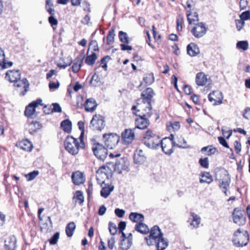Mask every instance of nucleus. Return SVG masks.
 I'll return each instance as SVG.
<instances>
[{"label": "nucleus", "mask_w": 250, "mask_h": 250, "mask_svg": "<svg viewBox=\"0 0 250 250\" xmlns=\"http://www.w3.org/2000/svg\"><path fill=\"white\" fill-rule=\"evenodd\" d=\"M154 95L153 90L151 88H147L141 94V99L143 104L138 106L139 109L137 111L140 112L141 109H146L148 111L146 112V116H150L152 114V107L151 105V99Z\"/></svg>", "instance_id": "f257e3e1"}, {"label": "nucleus", "mask_w": 250, "mask_h": 250, "mask_svg": "<svg viewBox=\"0 0 250 250\" xmlns=\"http://www.w3.org/2000/svg\"><path fill=\"white\" fill-rule=\"evenodd\" d=\"M80 141L79 143L77 139L72 136H68L64 141L65 149L73 155L77 154L79 148H83L85 146L83 139H80Z\"/></svg>", "instance_id": "f03ea898"}, {"label": "nucleus", "mask_w": 250, "mask_h": 250, "mask_svg": "<svg viewBox=\"0 0 250 250\" xmlns=\"http://www.w3.org/2000/svg\"><path fill=\"white\" fill-rule=\"evenodd\" d=\"M142 143L148 148L156 149L160 147L161 139L151 130H148L144 135Z\"/></svg>", "instance_id": "7ed1b4c3"}, {"label": "nucleus", "mask_w": 250, "mask_h": 250, "mask_svg": "<svg viewBox=\"0 0 250 250\" xmlns=\"http://www.w3.org/2000/svg\"><path fill=\"white\" fill-rule=\"evenodd\" d=\"M111 177V170L107 166L101 167L96 173V179L98 183L100 185L109 182V180Z\"/></svg>", "instance_id": "20e7f679"}, {"label": "nucleus", "mask_w": 250, "mask_h": 250, "mask_svg": "<svg viewBox=\"0 0 250 250\" xmlns=\"http://www.w3.org/2000/svg\"><path fill=\"white\" fill-rule=\"evenodd\" d=\"M105 126L104 118L101 115L96 114L93 116L90 125V127L93 130L102 131Z\"/></svg>", "instance_id": "39448f33"}, {"label": "nucleus", "mask_w": 250, "mask_h": 250, "mask_svg": "<svg viewBox=\"0 0 250 250\" xmlns=\"http://www.w3.org/2000/svg\"><path fill=\"white\" fill-rule=\"evenodd\" d=\"M103 139L106 147L112 149L118 144L120 141V137L116 134H104L103 135Z\"/></svg>", "instance_id": "423d86ee"}, {"label": "nucleus", "mask_w": 250, "mask_h": 250, "mask_svg": "<svg viewBox=\"0 0 250 250\" xmlns=\"http://www.w3.org/2000/svg\"><path fill=\"white\" fill-rule=\"evenodd\" d=\"M141 114H139V117L135 120L136 127L138 128L144 129L146 128L149 125V121L146 118L150 116H146V112L148 111L146 109H141Z\"/></svg>", "instance_id": "0eeeda50"}, {"label": "nucleus", "mask_w": 250, "mask_h": 250, "mask_svg": "<svg viewBox=\"0 0 250 250\" xmlns=\"http://www.w3.org/2000/svg\"><path fill=\"white\" fill-rule=\"evenodd\" d=\"M92 150L95 156L99 160L104 161L107 155V150L100 143H96L94 145Z\"/></svg>", "instance_id": "6e6552de"}, {"label": "nucleus", "mask_w": 250, "mask_h": 250, "mask_svg": "<svg viewBox=\"0 0 250 250\" xmlns=\"http://www.w3.org/2000/svg\"><path fill=\"white\" fill-rule=\"evenodd\" d=\"M175 146V143L172 139L165 138L161 140L160 147L167 155H170L173 151V147Z\"/></svg>", "instance_id": "1a4fd4ad"}, {"label": "nucleus", "mask_w": 250, "mask_h": 250, "mask_svg": "<svg viewBox=\"0 0 250 250\" xmlns=\"http://www.w3.org/2000/svg\"><path fill=\"white\" fill-rule=\"evenodd\" d=\"M39 105H42V100L37 99L36 101H33L30 103L25 108L24 115L28 118H33L37 115L36 112V107Z\"/></svg>", "instance_id": "9d476101"}, {"label": "nucleus", "mask_w": 250, "mask_h": 250, "mask_svg": "<svg viewBox=\"0 0 250 250\" xmlns=\"http://www.w3.org/2000/svg\"><path fill=\"white\" fill-rule=\"evenodd\" d=\"M232 217L234 223L239 226H243L246 224V217L244 210L237 208H234L232 213Z\"/></svg>", "instance_id": "9b49d317"}, {"label": "nucleus", "mask_w": 250, "mask_h": 250, "mask_svg": "<svg viewBox=\"0 0 250 250\" xmlns=\"http://www.w3.org/2000/svg\"><path fill=\"white\" fill-rule=\"evenodd\" d=\"M207 31L206 24L203 22H200L195 24L191 32L194 37L198 39L203 37L206 34Z\"/></svg>", "instance_id": "f8f14e48"}, {"label": "nucleus", "mask_w": 250, "mask_h": 250, "mask_svg": "<svg viewBox=\"0 0 250 250\" xmlns=\"http://www.w3.org/2000/svg\"><path fill=\"white\" fill-rule=\"evenodd\" d=\"M128 162L126 159L120 158L117 159L114 165V170L118 174H121L123 170L128 168Z\"/></svg>", "instance_id": "ddd939ff"}, {"label": "nucleus", "mask_w": 250, "mask_h": 250, "mask_svg": "<svg viewBox=\"0 0 250 250\" xmlns=\"http://www.w3.org/2000/svg\"><path fill=\"white\" fill-rule=\"evenodd\" d=\"M123 144L128 145L131 144L135 138V133L133 130L125 129L122 133Z\"/></svg>", "instance_id": "4468645a"}, {"label": "nucleus", "mask_w": 250, "mask_h": 250, "mask_svg": "<svg viewBox=\"0 0 250 250\" xmlns=\"http://www.w3.org/2000/svg\"><path fill=\"white\" fill-rule=\"evenodd\" d=\"M132 235H121L120 246L122 250H128L132 244Z\"/></svg>", "instance_id": "2eb2a0df"}, {"label": "nucleus", "mask_w": 250, "mask_h": 250, "mask_svg": "<svg viewBox=\"0 0 250 250\" xmlns=\"http://www.w3.org/2000/svg\"><path fill=\"white\" fill-rule=\"evenodd\" d=\"M249 235H234L232 242L236 247H243L247 245L249 240Z\"/></svg>", "instance_id": "dca6fc26"}, {"label": "nucleus", "mask_w": 250, "mask_h": 250, "mask_svg": "<svg viewBox=\"0 0 250 250\" xmlns=\"http://www.w3.org/2000/svg\"><path fill=\"white\" fill-rule=\"evenodd\" d=\"M133 159L135 164L141 165L145 162L146 157L142 149H137L134 152Z\"/></svg>", "instance_id": "f3484780"}, {"label": "nucleus", "mask_w": 250, "mask_h": 250, "mask_svg": "<svg viewBox=\"0 0 250 250\" xmlns=\"http://www.w3.org/2000/svg\"><path fill=\"white\" fill-rule=\"evenodd\" d=\"M102 189L100 194L102 197L106 198L114 189V186L111 185L109 182L100 185Z\"/></svg>", "instance_id": "a211bd4d"}, {"label": "nucleus", "mask_w": 250, "mask_h": 250, "mask_svg": "<svg viewBox=\"0 0 250 250\" xmlns=\"http://www.w3.org/2000/svg\"><path fill=\"white\" fill-rule=\"evenodd\" d=\"M21 77V73L19 70L8 71L6 73L5 79L11 83H15Z\"/></svg>", "instance_id": "6ab92c4d"}, {"label": "nucleus", "mask_w": 250, "mask_h": 250, "mask_svg": "<svg viewBox=\"0 0 250 250\" xmlns=\"http://www.w3.org/2000/svg\"><path fill=\"white\" fill-rule=\"evenodd\" d=\"M188 222L193 228H197L199 227L201 222L200 217L193 212H190V215Z\"/></svg>", "instance_id": "aec40b11"}, {"label": "nucleus", "mask_w": 250, "mask_h": 250, "mask_svg": "<svg viewBox=\"0 0 250 250\" xmlns=\"http://www.w3.org/2000/svg\"><path fill=\"white\" fill-rule=\"evenodd\" d=\"M29 83L26 79H23L20 80V79L16 81L14 83V86L17 88H21V89H24V91L21 92V94L24 96L26 92L28 90Z\"/></svg>", "instance_id": "412c9836"}, {"label": "nucleus", "mask_w": 250, "mask_h": 250, "mask_svg": "<svg viewBox=\"0 0 250 250\" xmlns=\"http://www.w3.org/2000/svg\"><path fill=\"white\" fill-rule=\"evenodd\" d=\"M71 178L73 183L75 185L83 184L85 181V178L83 173L79 171L73 172Z\"/></svg>", "instance_id": "4be33fe9"}, {"label": "nucleus", "mask_w": 250, "mask_h": 250, "mask_svg": "<svg viewBox=\"0 0 250 250\" xmlns=\"http://www.w3.org/2000/svg\"><path fill=\"white\" fill-rule=\"evenodd\" d=\"M6 250H15L16 246V239L15 235H8L5 240Z\"/></svg>", "instance_id": "5701e85b"}, {"label": "nucleus", "mask_w": 250, "mask_h": 250, "mask_svg": "<svg viewBox=\"0 0 250 250\" xmlns=\"http://www.w3.org/2000/svg\"><path fill=\"white\" fill-rule=\"evenodd\" d=\"M168 241L163 237V235H157L156 245L157 250H164L168 246Z\"/></svg>", "instance_id": "b1692460"}, {"label": "nucleus", "mask_w": 250, "mask_h": 250, "mask_svg": "<svg viewBox=\"0 0 250 250\" xmlns=\"http://www.w3.org/2000/svg\"><path fill=\"white\" fill-rule=\"evenodd\" d=\"M230 182V178L229 175L226 174L225 176L221 180V182L220 183L219 187L222 191L227 195V190L229 187Z\"/></svg>", "instance_id": "393cba45"}, {"label": "nucleus", "mask_w": 250, "mask_h": 250, "mask_svg": "<svg viewBox=\"0 0 250 250\" xmlns=\"http://www.w3.org/2000/svg\"><path fill=\"white\" fill-rule=\"evenodd\" d=\"M221 95V93L220 92L218 91H213L212 93H210L208 96V100L210 102H214L213 103V104L214 105H218L222 104V99L223 98L221 97V98H218V100L216 99L217 96Z\"/></svg>", "instance_id": "a878e982"}, {"label": "nucleus", "mask_w": 250, "mask_h": 250, "mask_svg": "<svg viewBox=\"0 0 250 250\" xmlns=\"http://www.w3.org/2000/svg\"><path fill=\"white\" fill-rule=\"evenodd\" d=\"M84 57V55L83 54H81L79 55L75 60V62L72 67V71L74 73H77L80 70L82 66V64Z\"/></svg>", "instance_id": "bb28decb"}, {"label": "nucleus", "mask_w": 250, "mask_h": 250, "mask_svg": "<svg viewBox=\"0 0 250 250\" xmlns=\"http://www.w3.org/2000/svg\"><path fill=\"white\" fill-rule=\"evenodd\" d=\"M208 81L207 75L203 72H199L196 74L195 82L198 86H203L206 84Z\"/></svg>", "instance_id": "cd10ccee"}, {"label": "nucleus", "mask_w": 250, "mask_h": 250, "mask_svg": "<svg viewBox=\"0 0 250 250\" xmlns=\"http://www.w3.org/2000/svg\"><path fill=\"white\" fill-rule=\"evenodd\" d=\"M187 52L190 56L194 57L199 54L200 50L197 44L192 42L188 45Z\"/></svg>", "instance_id": "c85d7f7f"}, {"label": "nucleus", "mask_w": 250, "mask_h": 250, "mask_svg": "<svg viewBox=\"0 0 250 250\" xmlns=\"http://www.w3.org/2000/svg\"><path fill=\"white\" fill-rule=\"evenodd\" d=\"M97 104L96 101L93 98L87 99L84 105L85 109L86 111L92 112L96 108Z\"/></svg>", "instance_id": "c756f323"}, {"label": "nucleus", "mask_w": 250, "mask_h": 250, "mask_svg": "<svg viewBox=\"0 0 250 250\" xmlns=\"http://www.w3.org/2000/svg\"><path fill=\"white\" fill-rule=\"evenodd\" d=\"M129 219L133 222L140 223L144 220V216L141 213L131 212L129 215Z\"/></svg>", "instance_id": "7c9ffc66"}, {"label": "nucleus", "mask_w": 250, "mask_h": 250, "mask_svg": "<svg viewBox=\"0 0 250 250\" xmlns=\"http://www.w3.org/2000/svg\"><path fill=\"white\" fill-rule=\"evenodd\" d=\"M135 229L138 232L144 234H147L149 232L148 227L143 222L137 223L135 226Z\"/></svg>", "instance_id": "2f4dec72"}, {"label": "nucleus", "mask_w": 250, "mask_h": 250, "mask_svg": "<svg viewBox=\"0 0 250 250\" xmlns=\"http://www.w3.org/2000/svg\"><path fill=\"white\" fill-rule=\"evenodd\" d=\"M72 200L75 206L76 205L77 201H78V203L80 205H82L84 202V197L83 192L80 190L77 191L76 195L73 196Z\"/></svg>", "instance_id": "473e14b6"}, {"label": "nucleus", "mask_w": 250, "mask_h": 250, "mask_svg": "<svg viewBox=\"0 0 250 250\" xmlns=\"http://www.w3.org/2000/svg\"><path fill=\"white\" fill-rule=\"evenodd\" d=\"M187 17L189 24H191L194 21H199L198 14L196 12L192 13L190 10L187 11Z\"/></svg>", "instance_id": "72a5a7b5"}, {"label": "nucleus", "mask_w": 250, "mask_h": 250, "mask_svg": "<svg viewBox=\"0 0 250 250\" xmlns=\"http://www.w3.org/2000/svg\"><path fill=\"white\" fill-rule=\"evenodd\" d=\"M42 127V125L39 122L32 121L28 125V130L30 134H33Z\"/></svg>", "instance_id": "f704fd0d"}, {"label": "nucleus", "mask_w": 250, "mask_h": 250, "mask_svg": "<svg viewBox=\"0 0 250 250\" xmlns=\"http://www.w3.org/2000/svg\"><path fill=\"white\" fill-rule=\"evenodd\" d=\"M201 176L202 178L200 179V183H201L210 184L213 181L212 177L209 172H204L202 173Z\"/></svg>", "instance_id": "c9c22d12"}, {"label": "nucleus", "mask_w": 250, "mask_h": 250, "mask_svg": "<svg viewBox=\"0 0 250 250\" xmlns=\"http://www.w3.org/2000/svg\"><path fill=\"white\" fill-rule=\"evenodd\" d=\"M61 126L62 129L67 133L71 132L72 130V123L68 119H66L62 122Z\"/></svg>", "instance_id": "e433bc0d"}, {"label": "nucleus", "mask_w": 250, "mask_h": 250, "mask_svg": "<svg viewBox=\"0 0 250 250\" xmlns=\"http://www.w3.org/2000/svg\"><path fill=\"white\" fill-rule=\"evenodd\" d=\"M21 148L25 151H30L32 150V143L27 140H24L20 144Z\"/></svg>", "instance_id": "4c0bfd02"}, {"label": "nucleus", "mask_w": 250, "mask_h": 250, "mask_svg": "<svg viewBox=\"0 0 250 250\" xmlns=\"http://www.w3.org/2000/svg\"><path fill=\"white\" fill-rule=\"evenodd\" d=\"M97 59V56L95 53L93 52L91 55H87L85 59V63L88 65H93Z\"/></svg>", "instance_id": "58836bf2"}, {"label": "nucleus", "mask_w": 250, "mask_h": 250, "mask_svg": "<svg viewBox=\"0 0 250 250\" xmlns=\"http://www.w3.org/2000/svg\"><path fill=\"white\" fill-rule=\"evenodd\" d=\"M178 143H175V146H178L179 148H187L189 147L188 145L187 141L182 136H180L177 138Z\"/></svg>", "instance_id": "ea45409f"}, {"label": "nucleus", "mask_w": 250, "mask_h": 250, "mask_svg": "<svg viewBox=\"0 0 250 250\" xmlns=\"http://www.w3.org/2000/svg\"><path fill=\"white\" fill-rule=\"evenodd\" d=\"M115 36V34L114 29L112 28L108 32L106 38V43L108 45H110L114 42Z\"/></svg>", "instance_id": "a19ab883"}, {"label": "nucleus", "mask_w": 250, "mask_h": 250, "mask_svg": "<svg viewBox=\"0 0 250 250\" xmlns=\"http://www.w3.org/2000/svg\"><path fill=\"white\" fill-rule=\"evenodd\" d=\"M100 78L98 75H97L96 73H95L92 77L90 83L92 86L96 87L100 85Z\"/></svg>", "instance_id": "79ce46f5"}, {"label": "nucleus", "mask_w": 250, "mask_h": 250, "mask_svg": "<svg viewBox=\"0 0 250 250\" xmlns=\"http://www.w3.org/2000/svg\"><path fill=\"white\" fill-rule=\"evenodd\" d=\"M119 38L121 42L126 44L129 43L128 37L126 33L120 31L119 32Z\"/></svg>", "instance_id": "37998d69"}, {"label": "nucleus", "mask_w": 250, "mask_h": 250, "mask_svg": "<svg viewBox=\"0 0 250 250\" xmlns=\"http://www.w3.org/2000/svg\"><path fill=\"white\" fill-rule=\"evenodd\" d=\"M76 225L74 222L69 223L66 227V234H73Z\"/></svg>", "instance_id": "c03bdc74"}, {"label": "nucleus", "mask_w": 250, "mask_h": 250, "mask_svg": "<svg viewBox=\"0 0 250 250\" xmlns=\"http://www.w3.org/2000/svg\"><path fill=\"white\" fill-rule=\"evenodd\" d=\"M157 238V235H147L146 237H145V240L148 246H151L153 245L154 244H156Z\"/></svg>", "instance_id": "a18cd8bd"}, {"label": "nucleus", "mask_w": 250, "mask_h": 250, "mask_svg": "<svg viewBox=\"0 0 250 250\" xmlns=\"http://www.w3.org/2000/svg\"><path fill=\"white\" fill-rule=\"evenodd\" d=\"M236 46L238 49H242L244 51L247 50L249 47L248 42L245 41L238 42L236 44Z\"/></svg>", "instance_id": "49530a36"}, {"label": "nucleus", "mask_w": 250, "mask_h": 250, "mask_svg": "<svg viewBox=\"0 0 250 250\" xmlns=\"http://www.w3.org/2000/svg\"><path fill=\"white\" fill-rule=\"evenodd\" d=\"M144 82L146 83V85H150L154 81V78L153 74H148L143 79Z\"/></svg>", "instance_id": "de8ad7c7"}, {"label": "nucleus", "mask_w": 250, "mask_h": 250, "mask_svg": "<svg viewBox=\"0 0 250 250\" xmlns=\"http://www.w3.org/2000/svg\"><path fill=\"white\" fill-rule=\"evenodd\" d=\"M39 174V172L38 170H34L31 172H30L27 174H25V177L27 178L28 181H30L34 180Z\"/></svg>", "instance_id": "09e8293b"}, {"label": "nucleus", "mask_w": 250, "mask_h": 250, "mask_svg": "<svg viewBox=\"0 0 250 250\" xmlns=\"http://www.w3.org/2000/svg\"><path fill=\"white\" fill-rule=\"evenodd\" d=\"M149 234L150 235H154V234H163L160 228L157 226H154L150 229L149 232Z\"/></svg>", "instance_id": "8fccbe9b"}, {"label": "nucleus", "mask_w": 250, "mask_h": 250, "mask_svg": "<svg viewBox=\"0 0 250 250\" xmlns=\"http://www.w3.org/2000/svg\"><path fill=\"white\" fill-rule=\"evenodd\" d=\"M108 229L110 234H116L117 231V228L116 225L110 222L108 224Z\"/></svg>", "instance_id": "3c124183"}, {"label": "nucleus", "mask_w": 250, "mask_h": 250, "mask_svg": "<svg viewBox=\"0 0 250 250\" xmlns=\"http://www.w3.org/2000/svg\"><path fill=\"white\" fill-rule=\"evenodd\" d=\"M199 163L203 167L205 168H208V160L207 157L203 159L201 158L199 161Z\"/></svg>", "instance_id": "603ef678"}, {"label": "nucleus", "mask_w": 250, "mask_h": 250, "mask_svg": "<svg viewBox=\"0 0 250 250\" xmlns=\"http://www.w3.org/2000/svg\"><path fill=\"white\" fill-rule=\"evenodd\" d=\"M126 227V223L124 221H121L118 225V229H119V232L120 234L124 235L125 234L123 230L125 229Z\"/></svg>", "instance_id": "864d4df0"}, {"label": "nucleus", "mask_w": 250, "mask_h": 250, "mask_svg": "<svg viewBox=\"0 0 250 250\" xmlns=\"http://www.w3.org/2000/svg\"><path fill=\"white\" fill-rule=\"evenodd\" d=\"M78 125L80 130L82 131L81 135L79 137V139H83V134H84V123L82 121H79L78 123Z\"/></svg>", "instance_id": "5fc2aeb1"}, {"label": "nucleus", "mask_w": 250, "mask_h": 250, "mask_svg": "<svg viewBox=\"0 0 250 250\" xmlns=\"http://www.w3.org/2000/svg\"><path fill=\"white\" fill-rule=\"evenodd\" d=\"M89 47V48L91 47L94 51L99 50L98 44L97 41L95 40H92L90 42Z\"/></svg>", "instance_id": "6e6d98bb"}, {"label": "nucleus", "mask_w": 250, "mask_h": 250, "mask_svg": "<svg viewBox=\"0 0 250 250\" xmlns=\"http://www.w3.org/2000/svg\"><path fill=\"white\" fill-rule=\"evenodd\" d=\"M240 19L245 21L248 20L250 18V12L249 11H246L244 12H243L240 15Z\"/></svg>", "instance_id": "4d7b16f0"}, {"label": "nucleus", "mask_w": 250, "mask_h": 250, "mask_svg": "<svg viewBox=\"0 0 250 250\" xmlns=\"http://www.w3.org/2000/svg\"><path fill=\"white\" fill-rule=\"evenodd\" d=\"M115 213L118 217L122 218L125 214V211L124 209L117 208L115 210Z\"/></svg>", "instance_id": "13d9d810"}, {"label": "nucleus", "mask_w": 250, "mask_h": 250, "mask_svg": "<svg viewBox=\"0 0 250 250\" xmlns=\"http://www.w3.org/2000/svg\"><path fill=\"white\" fill-rule=\"evenodd\" d=\"M52 105L53 106L52 111L58 113L62 112V108L59 104L54 103L52 104Z\"/></svg>", "instance_id": "bf43d9fd"}, {"label": "nucleus", "mask_w": 250, "mask_h": 250, "mask_svg": "<svg viewBox=\"0 0 250 250\" xmlns=\"http://www.w3.org/2000/svg\"><path fill=\"white\" fill-rule=\"evenodd\" d=\"M236 27L238 31H240L244 25V21L242 20H237L235 21Z\"/></svg>", "instance_id": "052dcab7"}, {"label": "nucleus", "mask_w": 250, "mask_h": 250, "mask_svg": "<svg viewBox=\"0 0 250 250\" xmlns=\"http://www.w3.org/2000/svg\"><path fill=\"white\" fill-rule=\"evenodd\" d=\"M218 141H219V143L221 145H222L223 146H224V147H225L226 148H229V146L224 137H219L218 138Z\"/></svg>", "instance_id": "680f3d73"}, {"label": "nucleus", "mask_w": 250, "mask_h": 250, "mask_svg": "<svg viewBox=\"0 0 250 250\" xmlns=\"http://www.w3.org/2000/svg\"><path fill=\"white\" fill-rule=\"evenodd\" d=\"M68 61H69V62H68L67 63H58L57 65L58 67H59L60 68H65L66 67L70 65V64H71L72 61V60L71 59H68Z\"/></svg>", "instance_id": "e2e57ef3"}, {"label": "nucleus", "mask_w": 250, "mask_h": 250, "mask_svg": "<svg viewBox=\"0 0 250 250\" xmlns=\"http://www.w3.org/2000/svg\"><path fill=\"white\" fill-rule=\"evenodd\" d=\"M234 145L236 152L237 153H239L241 150V144L238 141H235L234 142Z\"/></svg>", "instance_id": "0e129e2a"}, {"label": "nucleus", "mask_w": 250, "mask_h": 250, "mask_svg": "<svg viewBox=\"0 0 250 250\" xmlns=\"http://www.w3.org/2000/svg\"><path fill=\"white\" fill-rule=\"evenodd\" d=\"M48 21L52 26L57 25L58 24V21L55 19L54 16H50L48 18Z\"/></svg>", "instance_id": "69168bd1"}, {"label": "nucleus", "mask_w": 250, "mask_h": 250, "mask_svg": "<svg viewBox=\"0 0 250 250\" xmlns=\"http://www.w3.org/2000/svg\"><path fill=\"white\" fill-rule=\"evenodd\" d=\"M60 83L57 82V83L50 82L49 83V87L50 89H56L59 87Z\"/></svg>", "instance_id": "338daca9"}, {"label": "nucleus", "mask_w": 250, "mask_h": 250, "mask_svg": "<svg viewBox=\"0 0 250 250\" xmlns=\"http://www.w3.org/2000/svg\"><path fill=\"white\" fill-rule=\"evenodd\" d=\"M243 117L246 119H250V107H247L245 109Z\"/></svg>", "instance_id": "774afa93"}]
</instances>
